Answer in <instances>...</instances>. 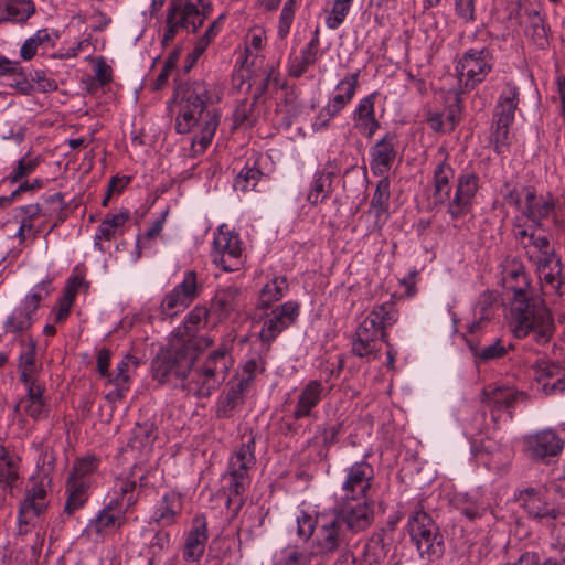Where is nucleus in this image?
<instances>
[{
  "instance_id": "nucleus-21",
  "label": "nucleus",
  "mask_w": 565,
  "mask_h": 565,
  "mask_svg": "<svg viewBox=\"0 0 565 565\" xmlns=\"http://www.w3.org/2000/svg\"><path fill=\"white\" fill-rule=\"evenodd\" d=\"M374 479V469L365 460L358 461L345 470V479L341 487L344 499H367Z\"/></svg>"
},
{
  "instance_id": "nucleus-48",
  "label": "nucleus",
  "mask_w": 565,
  "mask_h": 565,
  "mask_svg": "<svg viewBox=\"0 0 565 565\" xmlns=\"http://www.w3.org/2000/svg\"><path fill=\"white\" fill-rule=\"evenodd\" d=\"M40 46H53V41L47 29H41L36 31L34 35L26 39L20 49V56L24 61H30L35 56Z\"/></svg>"
},
{
  "instance_id": "nucleus-50",
  "label": "nucleus",
  "mask_w": 565,
  "mask_h": 565,
  "mask_svg": "<svg viewBox=\"0 0 565 565\" xmlns=\"http://www.w3.org/2000/svg\"><path fill=\"white\" fill-rule=\"evenodd\" d=\"M140 361L136 356L125 355L116 367V374L114 376L110 374L108 382L114 385L129 386L130 375L137 370Z\"/></svg>"
},
{
  "instance_id": "nucleus-29",
  "label": "nucleus",
  "mask_w": 565,
  "mask_h": 565,
  "mask_svg": "<svg viewBox=\"0 0 565 565\" xmlns=\"http://www.w3.org/2000/svg\"><path fill=\"white\" fill-rule=\"evenodd\" d=\"M376 93H372L361 98L353 111L352 119L358 130L371 138L380 128V122L375 118L374 104Z\"/></svg>"
},
{
  "instance_id": "nucleus-56",
  "label": "nucleus",
  "mask_w": 565,
  "mask_h": 565,
  "mask_svg": "<svg viewBox=\"0 0 565 565\" xmlns=\"http://www.w3.org/2000/svg\"><path fill=\"white\" fill-rule=\"evenodd\" d=\"M98 467V460L95 457L79 458L74 462L73 471L67 481H87L86 476L93 473Z\"/></svg>"
},
{
  "instance_id": "nucleus-28",
  "label": "nucleus",
  "mask_w": 565,
  "mask_h": 565,
  "mask_svg": "<svg viewBox=\"0 0 565 565\" xmlns=\"http://www.w3.org/2000/svg\"><path fill=\"white\" fill-rule=\"evenodd\" d=\"M46 490L42 484L34 483L26 489L25 498L20 504L19 523L29 524L33 518L39 516L47 507Z\"/></svg>"
},
{
  "instance_id": "nucleus-20",
  "label": "nucleus",
  "mask_w": 565,
  "mask_h": 565,
  "mask_svg": "<svg viewBox=\"0 0 565 565\" xmlns=\"http://www.w3.org/2000/svg\"><path fill=\"white\" fill-rule=\"evenodd\" d=\"M478 189L479 177L475 172L461 173L457 178L456 191L447 206L452 220H459L470 213Z\"/></svg>"
},
{
  "instance_id": "nucleus-61",
  "label": "nucleus",
  "mask_w": 565,
  "mask_h": 565,
  "mask_svg": "<svg viewBox=\"0 0 565 565\" xmlns=\"http://www.w3.org/2000/svg\"><path fill=\"white\" fill-rule=\"evenodd\" d=\"M342 430V423L324 424L317 429L316 438L321 440L323 447L329 448L338 441V436Z\"/></svg>"
},
{
  "instance_id": "nucleus-38",
  "label": "nucleus",
  "mask_w": 565,
  "mask_h": 565,
  "mask_svg": "<svg viewBox=\"0 0 565 565\" xmlns=\"http://www.w3.org/2000/svg\"><path fill=\"white\" fill-rule=\"evenodd\" d=\"M130 217V212L128 210H121L117 214H107L105 220L98 226L96 236H95V246L99 250H104L100 241H110L115 237V234L119 227H121Z\"/></svg>"
},
{
  "instance_id": "nucleus-2",
  "label": "nucleus",
  "mask_w": 565,
  "mask_h": 565,
  "mask_svg": "<svg viewBox=\"0 0 565 565\" xmlns=\"http://www.w3.org/2000/svg\"><path fill=\"white\" fill-rule=\"evenodd\" d=\"M212 339L172 337L168 349L161 351L151 363L153 379L160 383L185 380L199 352L211 347Z\"/></svg>"
},
{
  "instance_id": "nucleus-13",
  "label": "nucleus",
  "mask_w": 565,
  "mask_h": 565,
  "mask_svg": "<svg viewBox=\"0 0 565 565\" xmlns=\"http://www.w3.org/2000/svg\"><path fill=\"white\" fill-rule=\"evenodd\" d=\"M124 522V507L118 498H114L88 522L83 535L93 542H103L113 531L120 529Z\"/></svg>"
},
{
  "instance_id": "nucleus-62",
  "label": "nucleus",
  "mask_w": 565,
  "mask_h": 565,
  "mask_svg": "<svg viewBox=\"0 0 565 565\" xmlns=\"http://www.w3.org/2000/svg\"><path fill=\"white\" fill-rule=\"evenodd\" d=\"M254 102L242 100L235 108L233 118L236 126H252L254 122Z\"/></svg>"
},
{
  "instance_id": "nucleus-11",
  "label": "nucleus",
  "mask_w": 565,
  "mask_h": 565,
  "mask_svg": "<svg viewBox=\"0 0 565 565\" xmlns=\"http://www.w3.org/2000/svg\"><path fill=\"white\" fill-rule=\"evenodd\" d=\"M347 531L358 533L366 530L374 520V511L369 499H344L337 497L335 504L330 509Z\"/></svg>"
},
{
  "instance_id": "nucleus-19",
  "label": "nucleus",
  "mask_w": 565,
  "mask_h": 565,
  "mask_svg": "<svg viewBox=\"0 0 565 565\" xmlns=\"http://www.w3.org/2000/svg\"><path fill=\"white\" fill-rule=\"evenodd\" d=\"M385 535V531L380 530L367 539L359 563L352 551L344 550L337 558L334 565H385L387 557Z\"/></svg>"
},
{
  "instance_id": "nucleus-36",
  "label": "nucleus",
  "mask_w": 565,
  "mask_h": 565,
  "mask_svg": "<svg viewBox=\"0 0 565 565\" xmlns=\"http://www.w3.org/2000/svg\"><path fill=\"white\" fill-rule=\"evenodd\" d=\"M210 313H211V311L207 310L205 307L196 306L188 313V316L183 322V326L177 328V330L173 332L172 337L180 335V338H182V339H184V338L211 339L210 337L196 334V331L202 326H205L206 319Z\"/></svg>"
},
{
  "instance_id": "nucleus-60",
  "label": "nucleus",
  "mask_w": 565,
  "mask_h": 565,
  "mask_svg": "<svg viewBox=\"0 0 565 565\" xmlns=\"http://www.w3.org/2000/svg\"><path fill=\"white\" fill-rule=\"evenodd\" d=\"M297 535L300 540L308 541L313 532L316 526H319L318 516L313 519L310 514L305 511H301L297 516Z\"/></svg>"
},
{
  "instance_id": "nucleus-9",
  "label": "nucleus",
  "mask_w": 565,
  "mask_h": 565,
  "mask_svg": "<svg viewBox=\"0 0 565 565\" xmlns=\"http://www.w3.org/2000/svg\"><path fill=\"white\" fill-rule=\"evenodd\" d=\"M493 55L488 47L470 49L456 65L460 93L475 88L491 72Z\"/></svg>"
},
{
  "instance_id": "nucleus-1",
  "label": "nucleus",
  "mask_w": 565,
  "mask_h": 565,
  "mask_svg": "<svg viewBox=\"0 0 565 565\" xmlns=\"http://www.w3.org/2000/svg\"><path fill=\"white\" fill-rule=\"evenodd\" d=\"M174 100L178 105L175 130L179 134H188L198 127L192 140L194 154L203 153L211 145L220 125V111L216 104L221 100L218 90L213 83L205 79H195L180 84L174 90Z\"/></svg>"
},
{
  "instance_id": "nucleus-42",
  "label": "nucleus",
  "mask_w": 565,
  "mask_h": 565,
  "mask_svg": "<svg viewBox=\"0 0 565 565\" xmlns=\"http://www.w3.org/2000/svg\"><path fill=\"white\" fill-rule=\"evenodd\" d=\"M36 345L35 342L30 341L24 350L20 353L18 371L20 373V381L38 380V373L40 367L35 361Z\"/></svg>"
},
{
  "instance_id": "nucleus-5",
  "label": "nucleus",
  "mask_w": 565,
  "mask_h": 565,
  "mask_svg": "<svg viewBox=\"0 0 565 565\" xmlns=\"http://www.w3.org/2000/svg\"><path fill=\"white\" fill-rule=\"evenodd\" d=\"M211 12L212 3L204 0H172L167 9L162 45H169L181 29L196 32Z\"/></svg>"
},
{
  "instance_id": "nucleus-27",
  "label": "nucleus",
  "mask_w": 565,
  "mask_h": 565,
  "mask_svg": "<svg viewBox=\"0 0 565 565\" xmlns=\"http://www.w3.org/2000/svg\"><path fill=\"white\" fill-rule=\"evenodd\" d=\"M246 388L242 383H234L230 381L226 388L218 396L215 405V416L217 418H232L245 403Z\"/></svg>"
},
{
  "instance_id": "nucleus-31",
  "label": "nucleus",
  "mask_w": 565,
  "mask_h": 565,
  "mask_svg": "<svg viewBox=\"0 0 565 565\" xmlns=\"http://www.w3.org/2000/svg\"><path fill=\"white\" fill-rule=\"evenodd\" d=\"M467 343L473 355L475 364L477 365L502 359L510 350H513L512 343H505L500 338L494 339L488 344L476 343L472 340H468Z\"/></svg>"
},
{
  "instance_id": "nucleus-3",
  "label": "nucleus",
  "mask_w": 565,
  "mask_h": 565,
  "mask_svg": "<svg viewBox=\"0 0 565 565\" xmlns=\"http://www.w3.org/2000/svg\"><path fill=\"white\" fill-rule=\"evenodd\" d=\"M510 327L515 338L532 335L537 344H546L555 332L554 319L544 301L533 295L512 299Z\"/></svg>"
},
{
  "instance_id": "nucleus-37",
  "label": "nucleus",
  "mask_w": 565,
  "mask_h": 565,
  "mask_svg": "<svg viewBox=\"0 0 565 565\" xmlns=\"http://www.w3.org/2000/svg\"><path fill=\"white\" fill-rule=\"evenodd\" d=\"M88 482L87 481H67L66 493L67 499L62 515L72 516L76 511L81 510L88 500Z\"/></svg>"
},
{
  "instance_id": "nucleus-24",
  "label": "nucleus",
  "mask_w": 565,
  "mask_h": 565,
  "mask_svg": "<svg viewBox=\"0 0 565 565\" xmlns=\"http://www.w3.org/2000/svg\"><path fill=\"white\" fill-rule=\"evenodd\" d=\"M396 154V136L387 132L370 148V168L372 173L377 177L387 173L395 161Z\"/></svg>"
},
{
  "instance_id": "nucleus-6",
  "label": "nucleus",
  "mask_w": 565,
  "mask_h": 565,
  "mask_svg": "<svg viewBox=\"0 0 565 565\" xmlns=\"http://www.w3.org/2000/svg\"><path fill=\"white\" fill-rule=\"evenodd\" d=\"M255 462V439L248 436L247 440L243 441L231 456L227 472L224 476L228 490L227 507L235 504L238 510L243 505L242 495L250 483L248 470Z\"/></svg>"
},
{
  "instance_id": "nucleus-44",
  "label": "nucleus",
  "mask_w": 565,
  "mask_h": 565,
  "mask_svg": "<svg viewBox=\"0 0 565 565\" xmlns=\"http://www.w3.org/2000/svg\"><path fill=\"white\" fill-rule=\"evenodd\" d=\"M534 372V379L540 385V391L544 382L558 381V374L561 372V361H553L550 359H539L532 365Z\"/></svg>"
},
{
  "instance_id": "nucleus-25",
  "label": "nucleus",
  "mask_w": 565,
  "mask_h": 565,
  "mask_svg": "<svg viewBox=\"0 0 565 565\" xmlns=\"http://www.w3.org/2000/svg\"><path fill=\"white\" fill-rule=\"evenodd\" d=\"M243 308L242 289L231 285L218 288L211 300V315H215L218 321L228 319Z\"/></svg>"
},
{
  "instance_id": "nucleus-35",
  "label": "nucleus",
  "mask_w": 565,
  "mask_h": 565,
  "mask_svg": "<svg viewBox=\"0 0 565 565\" xmlns=\"http://www.w3.org/2000/svg\"><path fill=\"white\" fill-rule=\"evenodd\" d=\"M359 71L349 74L338 83L337 89L343 93L333 96L326 106L331 115L337 116L353 99L359 85Z\"/></svg>"
},
{
  "instance_id": "nucleus-55",
  "label": "nucleus",
  "mask_w": 565,
  "mask_h": 565,
  "mask_svg": "<svg viewBox=\"0 0 565 565\" xmlns=\"http://www.w3.org/2000/svg\"><path fill=\"white\" fill-rule=\"evenodd\" d=\"M39 163V157H32L30 153H26L18 161L17 167L9 174L8 179L12 183L18 182L20 179L30 175L36 169Z\"/></svg>"
},
{
  "instance_id": "nucleus-53",
  "label": "nucleus",
  "mask_w": 565,
  "mask_h": 565,
  "mask_svg": "<svg viewBox=\"0 0 565 565\" xmlns=\"http://www.w3.org/2000/svg\"><path fill=\"white\" fill-rule=\"evenodd\" d=\"M262 175L263 172L255 166H246L241 170V172L235 178L234 189L243 192L253 190L257 185Z\"/></svg>"
},
{
  "instance_id": "nucleus-4",
  "label": "nucleus",
  "mask_w": 565,
  "mask_h": 565,
  "mask_svg": "<svg viewBox=\"0 0 565 565\" xmlns=\"http://www.w3.org/2000/svg\"><path fill=\"white\" fill-rule=\"evenodd\" d=\"M232 365L230 348L222 344L207 355L202 365L195 369L191 367L188 377L182 381L181 387L195 397H209L226 380Z\"/></svg>"
},
{
  "instance_id": "nucleus-10",
  "label": "nucleus",
  "mask_w": 565,
  "mask_h": 565,
  "mask_svg": "<svg viewBox=\"0 0 565 565\" xmlns=\"http://www.w3.org/2000/svg\"><path fill=\"white\" fill-rule=\"evenodd\" d=\"M519 501L527 515L547 526L554 535L558 525L565 526V505L552 504L534 488H527L520 492Z\"/></svg>"
},
{
  "instance_id": "nucleus-22",
  "label": "nucleus",
  "mask_w": 565,
  "mask_h": 565,
  "mask_svg": "<svg viewBox=\"0 0 565 565\" xmlns=\"http://www.w3.org/2000/svg\"><path fill=\"white\" fill-rule=\"evenodd\" d=\"M522 393L510 386H499L490 384L482 391L481 402L490 411L493 422L501 418V413L507 412L509 418H512V408Z\"/></svg>"
},
{
  "instance_id": "nucleus-17",
  "label": "nucleus",
  "mask_w": 565,
  "mask_h": 565,
  "mask_svg": "<svg viewBox=\"0 0 565 565\" xmlns=\"http://www.w3.org/2000/svg\"><path fill=\"white\" fill-rule=\"evenodd\" d=\"M523 451L533 461H548L558 456L564 443L553 429H543L523 437Z\"/></svg>"
},
{
  "instance_id": "nucleus-33",
  "label": "nucleus",
  "mask_w": 565,
  "mask_h": 565,
  "mask_svg": "<svg viewBox=\"0 0 565 565\" xmlns=\"http://www.w3.org/2000/svg\"><path fill=\"white\" fill-rule=\"evenodd\" d=\"M503 287L513 292L512 299L524 298L532 295L530 279L522 265L508 266L502 276Z\"/></svg>"
},
{
  "instance_id": "nucleus-15",
  "label": "nucleus",
  "mask_w": 565,
  "mask_h": 565,
  "mask_svg": "<svg viewBox=\"0 0 565 565\" xmlns=\"http://www.w3.org/2000/svg\"><path fill=\"white\" fill-rule=\"evenodd\" d=\"M299 313L300 306L296 301H287L276 306L267 313L259 332V339L267 344V349L284 330L296 322Z\"/></svg>"
},
{
  "instance_id": "nucleus-46",
  "label": "nucleus",
  "mask_w": 565,
  "mask_h": 565,
  "mask_svg": "<svg viewBox=\"0 0 565 565\" xmlns=\"http://www.w3.org/2000/svg\"><path fill=\"white\" fill-rule=\"evenodd\" d=\"M381 350L382 344L377 343L375 339H365L356 334L353 335L351 353L354 356L370 362L379 358Z\"/></svg>"
},
{
  "instance_id": "nucleus-7",
  "label": "nucleus",
  "mask_w": 565,
  "mask_h": 565,
  "mask_svg": "<svg viewBox=\"0 0 565 565\" xmlns=\"http://www.w3.org/2000/svg\"><path fill=\"white\" fill-rule=\"evenodd\" d=\"M407 527L422 557L438 559L445 552L444 536L434 519L423 509L409 514Z\"/></svg>"
},
{
  "instance_id": "nucleus-63",
  "label": "nucleus",
  "mask_w": 565,
  "mask_h": 565,
  "mask_svg": "<svg viewBox=\"0 0 565 565\" xmlns=\"http://www.w3.org/2000/svg\"><path fill=\"white\" fill-rule=\"evenodd\" d=\"M50 291V281H42L32 289V292L25 297L22 303L29 311L35 313L43 297L47 296Z\"/></svg>"
},
{
  "instance_id": "nucleus-8",
  "label": "nucleus",
  "mask_w": 565,
  "mask_h": 565,
  "mask_svg": "<svg viewBox=\"0 0 565 565\" xmlns=\"http://www.w3.org/2000/svg\"><path fill=\"white\" fill-rule=\"evenodd\" d=\"M519 104V88L513 84H507L500 94L493 111V125L491 140L494 151L503 154L510 143V125L514 120V114Z\"/></svg>"
},
{
  "instance_id": "nucleus-18",
  "label": "nucleus",
  "mask_w": 565,
  "mask_h": 565,
  "mask_svg": "<svg viewBox=\"0 0 565 565\" xmlns=\"http://www.w3.org/2000/svg\"><path fill=\"white\" fill-rule=\"evenodd\" d=\"M199 295L195 271H186L182 282L169 291L161 301L160 309L164 317H174L188 308Z\"/></svg>"
},
{
  "instance_id": "nucleus-59",
  "label": "nucleus",
  "mask_w": 565,
  "mask_h": 565,
  "mask_svg": "<svg viewBox=\"0 0 565 565\" xmlns=\"http://www.w3.org/2000/svg\"><path fill=\"white\" fill-rule=\"evenodd\" d=\"M22 383L25 386L26 395L20 399L17 405V409H20V406L24 404L45 401V385L43 383L39 382L38 380L23 381Z\"/></svg>"
},
{
  "instance_id": "nucleus-39",
  "label": "nucleus",
  "mask_w": 565,
  "mask_h": 565,
  "mask_svg": "<svg viewBox=\"0 0 565 565\" xmlns=\"http://www.w3.org/2000/svg\"><path fill=\"white\" fill-rule=\"evenodd\" d=\"M42 206V216L47 220H54L53 225L50 227L51 232L53 228L58 226L66 220L67 203L63 193H54L44 199Z\"/></svg>"
},
{
  "instance_id": "nucleus-26",
  "label": "nucleus",
  "mask_w": 565,
  "mask_h": 565,
  "mask_svg": "<svg viewBox=\"0 0 565 565\" xmlns=\"http://www.w3.org/2000/svg\"><path fill=\"white\" fill-rule=\"evenodd\" d=\"M455 177V170L451 166L443 159L434 169L433 185L434 192L430 199V204L434 209L439 206H448L451 198L450 181Z\"/></svg>"
},
{
  "instance_id": "nucleus-64",
  "label": "nucleus",
  "mask_w": 565,
  "mask_h": 565,
  "mask_svg": "<svg viewBox=\"0 0 565 565\" xmlns=\"http://www.w3.org/2000/svg\"><path fill=\"white\" fill-rule=\"evenodd\" d=\"M461 99L459 94L456 93L452 96V102L448 105L444 113V118L446 120V128L448 131L455 129L461 118Z\"/></svg>"
},
{
  "instance_id": "nucleus-12",
  "label": "nucleus",
  "mask_w": 565,
  "mask_h": 565,
  "mask_svg": "<svg viewBox=\"0 0 565 565\" xmlns=\"http://www.w3.org/2000/svg\"><path fill=\"white\" fill-rule=\"evenodd\" d=\"M398 319L397 311L393 303L385 302L373 308V310L358 326L355 333L365 339H375L377 343H388L386 329L393 326Z\"/></svg>"
},
{
  "instance_id": "nucleus-47",
  "label": "nucleus",
  "mask_w": 565,
  "mask_h": 565,
  "mask_svg": "<svg viewBox=\"0 0 565 565\" xmlns=\"http://www.w3.org/2000/svg\"><path fill=\"white\" fill-rule=\"evenodd\" d=\"M318 60V53L303 47L300 55L292 56L288 62V74L294 78L301 77L310 66L315 65Z\"/></svg>"
},
{
  "instance_id": "nucleus-43",
  "label": "nucleus",
  "mask_w": 565,
  "mask_h": 565,
  "mask_svg": "<svg viewBox=\"0 0 565 565\" xmlns=\"http://www.w3.org/2000/svg\"><path fill=\"white\" fill-rule=\"evenodd\" d=\"M331 184V172L317 171L307 194V201L312 205L323 202L330 194Z\"/></svg>"
},
{
  "instance_id": "nucleus-16",
  "label": "nucleus",
  "mask_w": 565,
  "mask_h": 565,
  "mask_svg": "<svg viewBox=\"0 0 565 565\" xmlns=\"http://www.w3.org/2000/svg\"><path fill=\"white\" fill-rule=\"evenodd\" d=\"M318 522L315 540L318 552L326 555L333 554L347 541L345 529L331 510L319 513Z\"/></svg>"
},
{
  "instance_id": "nucleus-23",
  "label": "nucleus",
  "mask_w": 565,
  "mask_h": 565,
  "mask_svg": "<svg viewBox=\"0 0 565 565\" xmlns=\"http://www.w3.org/2000/svg\"><path fill=\"white\" fill-rule=\"evenodd\" d=\"M209 539L207 521L204 515H195L191 529L184 534L182 558L188 563H199Z\"/></svg>"
},
{
  "instance_id": "nucleus-52",
  "label": "nucleus",
  "mask_w": 565,
  "mask_h": 565,
  "mask_svg": "<svg viewBox=\"0 0 565 565\" xmlns=\"http://www.w3.org/2000/svg\"><path fill=\"white\" fill-rule=\"evenodd\" d=\"M287 288L288 284L285 277H275L263 287L260 291V306L269 307L271 302L280 300Z\"/></svg>"
},
{
  "instance_id": "nucleus-49",
  "label": "nucleus",
  "mask_w": 565,
  "mask_h": 565,
  "mask_svg": "<svg viewBox=\"0 0 565 565\" xmlns=\"http://www.w3.org/2000/svg\"><path fill=\"white\" fill-rule=\"evenodd\" d=\"M33 312L21 303L4 322L6 332L20 333L28 330L32 326Z\"/></svg>"
},
{
  "instance_id": "nucleus-57",
  "label": "nucleus",
  "mask_w": 565,
  "mask_h": 565,
  "mask_svg": "<svg viewBox=\"0 0 565 565\" xmlns=\"http://www.w3.org/2000/svg\"><path fill=\"white\" fill-rule=\"evenodd\" d=\"M548 26L544 18H536L535 21L529 24L526 33L532 41L540 47L544 49L548 45Z\"/></svg>"
},
{
  "instance_id": "nucleus-34",
  "label": "nucleus",
  "mask_w": 565,
  "mask_h": 565,
  "mask_svg": "<svg viewBox=\"0 0 565 565\" xmlns=\"http://www.w3.org/2000/svg\"><path fill=\"white\" fill-rule=\"evenodd\" d=\"M35 13L31 0H6L0 3V24L4 22L25 23Z\"/></svg>"
},
{
  "instance_id": "nucleus-54",
  "label": "nucleus",
  "mask_w": 565,
  "mask_h": 565,
  "mask_svg": "<svg viewBox=\"0 0 565 565\" xmlns=\"http://www.w3.org/2000/svg\"><path fill=\"white\" fill-rule=\"evenodd\" d=\"M167 212H164L159 218H157L151 226L145 232L142 236H139L136 242V258L139 259L142 249L150 248V242L158 237L162 231L163 223L166 220Z\"/></svg>"
},
{
  "instance_id": "nucleus-58",
  "label": "nucleus",
  "mask_w": 565,
  "mask_h": 565,
  "mask_svg": "<svg viewBox=\"0 0 565 565\" xmlns=\"http://www.w3.org/2000/svg\"><path fill=\"white\" fill-rule=\"evenodd\" d=\"M258 370H264V362L260 356H252L243 364L241 377L232 382L242 383L243 387L247 390Z\"/></svg>"
},
{
  "instance_id": "nucleus-45",
  "label": "nucleus",
  "mask_w": 565,
  "mask_h": 565,
  "mask_svg": "<svg viewBox=\"0 0 565 565\" xmlns=\"http://www.w3.org/2000/svg\"><path fill=\"white\" fill-rule=\"evenodd\" d=\"M157 439V428L153 423L147 420L137 423L132 429L129 446L135 449H143L153 444Z\"/></svg>"
},
{
  "instance_id": "nucleus-41",
  "label": "nucleus",
  "mask_w": 565,
  "mask_h": 565,
  "mask_svg": "<svg viewBox=\"0 0 565 565\" xmlns=\"http://www.w3.org/2000/svg\"><path fill=\"white\" fill-rule=\"evenodd\" d=\"M390 180L383 177L376 184L375 191L371 199L370 212L374 213L376 223L386 215L390 207Z\"/></svg>"
},
{
  "instance_id": "nucleus-32",
  "label": "nucleus",
  "mask_w": 565,
  "mask_h": 565,
  "mask_svg": "<svg viewBox=\"0 0 565 565\" xmlns=\"http://www.w3.org/2000/svg\"><path fill=\"white\" fill-rule=\"evenodd\" d=\"M182 498L178 492L169 491L158 502L153 520L161 526H170L177 522L182 511Z\"/></svg>"
},
{
  "instance_id": "nucleus-40",
  "label": "nucleus",
  "mask_w": 565,
  "mask_h": 565,
  "mask_svg": "<svg viewBox=\"0 0 565 565\" xmlns=\"http://www.w3.org/2000/svg\"><path fill=\"white\" fill-rule=\"evenodd\" d=\"M555 210V199L548 194L547 198L540 196V200L530 206L522 209V214L537 228L543 226V221L548 218Z\"/></svg>"
},
{
  "instance_id": "nucleus-14",
  "label": "nucleus",
  "mask_w": 565,
  "mask_h": 565,
  "mask_svg": "<svg viewBox=\"0 0 565 565\" xmlns=\"http://www.w3.org/2000/svg\"><path fill=\"white\" fill-rule=\"evenodd\" d=\"M221 225L213 239V263L224 271H234L242 265V247L237 234L225 231Z\"/></svg>"
},
{
  "instance_id": "nucleus-51",
  "label": "nucleus",
  "mask_w": 565,
  "mask_h": 565,
  "mask_svg": "<svg viewBox=\"0 0 565 565\" xmlns=\"http://www.w3.org/2000/svg\"><path fill=\"white\" fill-rule=\"evenodd\" d=\"M312 556L311 552L288 545L280 551L275 565H310Z\"/></svg>"
},
{
  "instance_id": "nucleus-30",
  "label": "nucleus",
  "mask_w": 565,
  "mask_h": 565,
  "mask_svg": "<svg viewBox=\"0 0 565 565\" xmlns=\"http://www.w3.org/2000/svg\"><path fill=\"white\" fill-rule=\"evenodd\" d=\"M322 393L323 385L320 381H309L298 396L297 404L292 412L294 419L299 420L310 417L313 408L320 403Z\"/></svg>"
}]
</instances>
